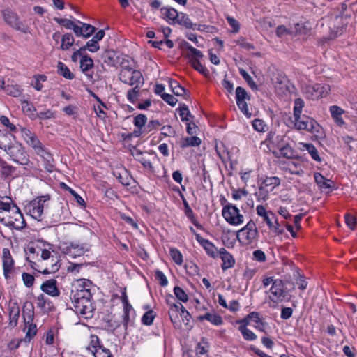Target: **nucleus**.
Here are the masks:
<instances>
[{
    "mask_svg": "<svg viewBox=\"0 0 357 357\" xmlns=\"http://www.w3.org/2000/svg\"><path fill=\"white\" fill-rule=\"evenodd\" d=\"M131 62L132 61L129 60L128 63L123 66L119 73V79L123 84L132 86V89L128 91L127 98L130 102H134L144 84V79L141 71L132 67Z\"/></svg>",
    "mask_w": 357,
    "mask_h": 357,
    "instance_id": "f257e3e1",
    "label": "nucleus"
},
{
    "mask_svg": "<svg viewBox=\"0 0 357 357\" xmlns=\"http://www.w3.org/2000/svg\"><path fill=\"white\" fill-rule=\"evenodd\" d=\"M91 282L87 280H79L77 284L72 286L70 298L71 301H75L84 298H91L92 294L89 289Z\"/></svg>",
    "mask_w": 357,
    "mask_h": 357,
    "instance_id": "f03ea898",
    "label": "nucleus"
},
{
    "mask_svg": "<svg viewBox=\"0 0 357 357\" xmlns=\"http://www.w3.org/2000/svg\"><path fill=\"white\" fill-rule=\"evenodd\" d=\"M3 224L17 230L24 228L26 225L22 213L15 204L13 206L11 213L7 214L5 220L3 219Z\"/></svg>",
    "mask_w": 357,
    "mask_h": 357,
    "instance_id": "7ed1b4c3",
    "label": "nucleus"
},
{
    "mask_svg": "<svg viewBox=\"0 0 357 357\" xmlns=\"http://www.w3.org/2000/svg\"><path fill=\"white\" fill-rule=\"evenodd\" d=\"M294 127L298 130H306L314 134L319 133L321 129L314 119L306 115L294 116Z\"/></svg>",
    "mask_w": 357,
    "mask_h": 357,
    "instance_id": "20e7f679",
    "label": "nucleus"
},
{
    "mask_svg": "<svg viewBox=\"0 0 357 357\" xmlns=\"http://www.w3.org/2000/svg\"><path fill=\"white\" fill-rule=\"evenodd\" d=\"M222 215L225 220L232 225H238L243 222V216L240 214L238 208L231 204H228L222 208Z\"/></svg>",
    "mask_w": 357,
    "mask_h": 357,
    "instance_id": "39448f33",
    "label": "nucleus"
},
{
    "mask_svg": "<svg viewBox=\"0 0 357 357\" xmlns=\"http://www.w3.org/2000/svg\"><path fill=\"white\" fill-rule=\"evenodd\" d=\"M102 59L106 64L110 66H116L119 65L121 68L126 63L129 62L130 57L124 54H118L113 50H106L102 55Z\"/></svg>",
    "mask_w": 357,
    "mask_h": 357,
    "instance_id": "423d86ee",
    "label": "nucleus"
},
{
    "mask_svg": "<svg viewBox=\"0 0 357 357\" xmlns=\"http://www.w3.org/2000/svg\"><path fill=\"white\" fill-rule=\"evenodd\" d=\"M258 236V231L254 221H249L247 225L237 233V238H241L246 244L252 243Z\"/></svg>",
    "mask_w": 357,
    "mask_h": 357,
    "instance_id": "0eeeda50",
    "label": "nucleus"
},
{
    "mask_svg": "<svg viewBox=\"0 0 357 357\" xmlns=\"http://www.w3.org/2000/svg\"><path fill=\"white\" fill-rule=\"evenodd\" d=\"M6 153L12 158L13 160L19 165H26L29 162V159L24 152L21 144L14 143Z\"/></svg>",
    "mask_w": 357,
    "mask_h": 357,
    "instance_id": "6e6552de",
    "label": "nucleus"
},
{
    "mask_svg": "<svg viewBox=\"0 0 357 357\" xmlns=\"http://www.w3.org/2000/svg\"><path fill=\"white\" fill-rule=\"evenodd\" d=\"M91 298H84L73 301V307L77 314L85 316L86 318L93 316V307Z\"/></svg>",
    "mask_w": 357,
    "mask_h": 357,
    "instance_id": "1a4fd4ad",
    "label": "nucleus"
},
{
    "mask_svg": "<svg viewBox=\"0 0 357 357\" xmlns=\"http://www.w3.org/2000/svg\"><path fill=\"white\" fill-rule=\"evenodd\" d=\"M245 100H250V96L245 89L241 86L236 89V100L240 110L248 117H250L252 114L249 112L248 105Z\"/></svg>",
    "mask_w": 357,
    "mask_h": 357,
    "instance_id": "9d476101",
    "label": "nucleus"
},
{
    "mask_svg": "<svg viewBox=\"0 0 357 357\" xmlns=\"http://www.w3.org/2000/svg\"><path fill=\"white\" fill-rule=\"evenodd\" d=\"M284 137L278 135L275 137V143L279 150V153L284 158L287 159L298 158L296 155V151L289 145L288 143L284 142Z\"/></svg>",
    "mask_w": 357,
    "mask_h": 357,
    "instance_id": "9b49d317",
    "label": "nucleus"
},
{
    "mask_svg": "<svg viewBox=\"0 0 357 357\" xmlns=\"http://www.w3.org/2000/svg\"><path fill=\"white\" fill-rule=\"evenodd\" d=\"M270 292L271 295L269 296V299L271 301L278 303L283 301L285 297L283 282L279 279L276 280L275 282L273 283L270 289Z\"/></svg>",
    "mask_w": 357,
    "mask_h": 357,
    "instance_id": "f8f14e48",
    "label": "nucleus"
},
{
    "mask_svg": "<svg viewBox=\"0 0 357 357\" xmlns=\"http://www.w3.org/2000/svg\"><path fill=\"white\" fill-rule=\"evenodd\" d=\"M41 258L43 260H47L50 259L54 264L50 266L49 268H46L43 269V271H38L39 272L42 273L43 274H49V273H54L56 272L59 268H60V259L56 256H53L51 255V252L45 249L42 251L41 253Z\"/></svg>",
    "mask_w": 357,
    "mask_h": 357,
    "instance_id": "ddd939ff",
    "label": "nucleus"
},
{
    "mask_svg": "<svg viewBox=\"0 0 357 357\" xmlns=\"http://www.w3.org/2000/svg\"><path fill=\"white\" fill-rule=\"evenodd\" d=\"M3 16L6 23L17 30L25 32V31H24V24L19 20L16 13L10 9H6L3 11Z\"/></svg>",
    "mask_w": 357,
    "mask_h": 357,
    "instance_id": "4468645a",
    "label": "nucleus"
},
{
    "mask_svg": "<svg viewBox=\"0 0 357 357\" xmlns=\"http://www.w3.org/2000/svg\"><path fill=\"white\" fill-rule=\"evenodd\" d=\"M50 199V195H46L44 196H40L31 202V206L32 208L30 209V214L33 218L40 220L44 208L43 206L40 205V202H45Z\"/></svg>",
    "mask_w": 357,
    "mask_h": 357,
    "instance_id": "2eb2a0df",
    "label": "nucleus"
},
{
    "mask_svg": "<svg viewBox=\"0 0 357 357\" xmlns=\"http://www.w3.org/2000/svg\"><path fill=\"white\" fill-rule=\"evenodd\" d=\"M196 240L203 247L208 256L213 259L218 257L219 250L213 243L202 238L199 234H196Z\"/></svg>",
    "mask_w": 357,
    "mask_h": 357,
    "instance_id": "dca6fc26",
    "label": "nucleus"
},
{
    "mask_svg": "<svg viewBox=\"0 0 357 357\" xmlns=\"http://www.w3.org/2000/svg\"><path fill=\"white\" fill-rule=\"evenodd\" d=\"M218 255L222 261L221 268L223 271H226L234 266L235 259L234 257L225 248H221L219 250Z\"/></svg>",
    "mask_w": 357,
    "mask_h": 357,
    "instance_id": "f3484780",
    "label": "nucleus"
},
{
    "mask_svg": "<svg viewBox=\"0 0 357 357\" xmlns=\"http://www.w3.org/2000/svg\"><path fill=\"white\" fill-rule=\"evenodd\" d=\"M275 91L279 94L284 93L288 90L287 77L282 73H278L273 78Z\"/></svg>",
    "mask_w": 357,
    "mask_h": 357,
    "instance_id": "a211bd4d",
    "label": "nucleus"
},
{
    "mask_svg": "<svg viewBox=\"0 0 357 357\" xmlns=\"http://www.w3.org/2000/svg\"><path fill=\"white\" fill-rule=\"evenodd\" d=\"M2 253L3 273L6 278H8L9 277V273L11 272L13 267L14 261L8 248H3Z\"/></svg>",
    "mask_w": 357,
    "mask_h": 357,
    "instance_id": "6ab92c4d",
    "label": "nucleus"
},
{
    "mask_svg": "<svg viewBox=\"0 0 357 357\" xmlns=\"http://www.w3.org/2000/svg\"><path fill=\"white\" fill-rule=\"evenodd\" d=\"M41 290L52 296H59L60 291L56 287V280L51 279L43 282L40 287Z\"/></svg>",
    "mask_w": 357,
    "mask_h": 357,
    "instance_id": "aec40b11",
    "label": "nucleus"
},
{
    "mask_svg": "<svg viewBox=\"0 0 357 357\" xmlns=\"http://www.w3.org/2000/svg\"><path fill=\"white\" fill-rule=\"evenodd\" d=\"M314 180L317 185L321 190H328L331 191L333 187V181L331 179L325 178L321 173L315 172L314 174Z\"/></svg>",
    "mask_w": 357,
    "mask_h": 357,
    "instance_id": "412c9836",
    "label": "nucleus"
},
{
    "mask_svg": "<svg viewBox=\"0 0 357 357\" xmlns=\"http://www.w3.org/2000/svg\"><path fill=\"white\" fill-rule=\"evenodd\" d=\"M330 112L332 118L337 126H342L345 124L342 117V115L344 113V109L337 105H333L330 107Z\"/></svg>",
    "mask_w": 357,
    "mask_h": 357,
    "instance_id": "4be33fe9",
    "label": "nucleus"
},
{
    "mask_svg": "<svg viewBox=\"0 0 357 357\" xmlns=\"http://www.w3.org/2000/svg\"><path fill=\"white\" fill-rule=\"evenodd\" d=\"M20 307L18 304L15 302L9 306V319L10 325L12 326H16L17 324L18 319L20 317Z\"/></svg>",
    "mask_w": 357,
    "mask_h": 357,
    "instance_id": "5701e85b",
    "label": "nucleus"
},
{
    "mask_svg": "<svg viewBox=\"0 0 357 357\" xmlns=\"http://www.w3.org/2000/svg\"><path fill=\"white\" fill-rule=\"evenodd\" d=\"M41 157L44 162V167L47 172H52L54 169V159L52 155L45 149L42 150V152L37 154Z\"/></svg>",
    "mask_w": 357,
    "mask_h": 357,
    "instance_id": "b1692460",
    "label": "nucleus"
},
{
    "mask_svg": "<svg viewBox=\"0 0 357 357\" xmlns=\"http://www.w3.org/2000/svg\"><path fill=\"white\" fill-rule=\"evenodd\" d=\"M98 343V338L96 337V340H92L91 346L95 348V351H92L94 357H113L110 351L107 349L98 346L97 348L96 344Z\"/></svg>",
    "mask_w": 357,
    "mask_h": 357,
    "instance_id": "393cba45",
    "label": "nucleus"
},
{
    "mask_svg": "<svg viewBox=\"0 0 357 357\" xmlns=\"http://www.w3.org/2000/svg\"><path fill=\"white\" fill-rule=\"evenodd\" d=\"M89 251V246L86 245H77L71 243L68 248V253L73 257L80 256L84 255L86 252Z\"/></svg>",
    "mask_w": 357,
    "mask_h": 357,
    "instance_id": "a878e982",
    "label": "nucleus"
},
{
    "mask_svg": "<svg viewBox=\"0 0 357 357\" xmlns=\"http://www.w3.org/2000/svg\"><path fill=\"white\" fill-rule=\"evenodd\" d=\"M284 169L289 172L291 174H295L300 176L304 174V170L302 169L301 163L297 162H288L287 163V167H284Z\"/></svg>",
    "mask_w": 357,
    "mask_h": 357,
    "instance_id": "bb28decb",
    "label": "nucleus"
},
{
    "mask_svg": "<svg viewBox=\"0 0 357 357\" xmlns=\"http://www.w3.org/2000/svg\"><path fill=\"white\" fill-rule=\"evenodd\" d=\"M14 138V135L11 133L0 132V148L6 151L14 144L13 143Z\"/></svg>",
    "mask_w": 357,
    "mask_h": 357,
    "instance_id": "cd10ccee",
    "label": "nucleus"
},
{
    "mask_svg": "<svg viewBox=\"0 0 357 357\" xmlns=\"http://www.w3.org/2000/svg\"><path fill=\"white\" fill-rule=\"evenodd\" d=\"M198 319L199 321L207 320L215 326H220L223 323L222 317L216 314L206 313L199 316Z\"/></svg>",
    "mask_w": 357,
    "mask_h": 357,
    "instance_id": "c85d7f7f",
    "label": "nucleus"
},
{
    "mask_svg": "<svg viewBox=\"0 0 357 357\" xmlns=\"http://www.w3.org/2000/svg\"><path fill=\"white\" fill-rule=\"evenodd\" d=\"M160 13L167 20H171L176 22L180 13L174 8H160Z\"/></svg>",
    "mask_w": 357,
    "mask_h": 357,
    "instance_id": "c756f323",
    "label": "nucleus"
},
{
    "mask_svg": "<svg viewBox=\"0 0 357 357\" xmlns=\"http://www.w3.org/2000/svg\"><path fill=\"white\" fill-rule=\"evenodd\" d=\"M176 22L186 29H191L196 28V24L192 23L188 15L183 13H179Z\"/></svg>",
    "mask_w": 357,
    "mask_h": 357,
    "instance_id": "7c9ffc66",
    "label": "nucleus"
},
{
    "mask_svg": "<svg viewBox=\"0 0 357 357\" xmlns=\"http://www.w3.org/2000/svg\"><path fill=\"white\" fill-rule=\"evenodd\" d=\"M280 180L276 176L266 177L261 183V185L265 187L270 192H272L275 188L280 185Z\"/></svg>",
    "mask_w": 357,
    "mask_h": 357,
    "instance_id": "2f4dec72",
    "label": "nucleus"
},
{
    "mask_svg": "<svg viewBox=\"0 0 357 357\" xmlns=\"http://www.w3.org/2000/svg\"><path fill=\"white\" fill-rule=\"evenodd\" d=\"M31 137V138L29 137V139H27L26 143L33 149L36 154L41 153L42 150L45 149L44 146L42 144L36 135Z\"/></svg>",
    "mask_w": 357,
    "mask_h": 357,
    "instance_id": "473e14b6",
    "label": "nucleus"
},
{
    "mask_svg": "<svg viewBox=\"0 0 357 357\" xmlns=\"http://www.w3.org/2000/svg\"><path fill=\"white\" fill-rule=\"evenodd\" d=\"M201 144V139L195 136L190 137L183 138L180 142V146L182 148L188 146H197Z\"/></svg>",
    "mask_w": 357,
    "mask_h": 357,
    "instance_id": "72a5a7b5",
    "label": "nucleus"
},
{
    "mask_svg": "<svg viewBox=\"0 0 357 357\" xmlns=\"http://www.w3.org/2000/svg\"><path fill=\"white\" fill-rule=\"evenodd\" d=\"M29 306L30 308H28V303H25L22 312L25 323L32 322L34 318L33 306L31 303H29Z\"/></svg>",
    "mask_w": 357,
    "mask_h": 357,
    "instance_id": "f704fd0d",
    "label": "nucleus"
},
{
    "mask_svg": "<svg viewBox=\"0 0 357 357\" xmlns=\"http://www.w3.org/2000/svg\"><path fill=\"white\" fill-rule=\"evenodd\" d=\"M57 67V73L59 75L70 80L74 78V75L70 71L69 68L63 63L59 61L58 63Z\"/></svg>",
    "mask_w": 357,
    "mask_h": 357,
    "instance_id": "c9c22d12",
    "label": "nucleus"
},
{
    "mask_svg": "<svg viewBox=\"0 0 357 357\" xmlns=\"http://www.w3.org/2000/svg\"><path fill=\"white\" fill-rule=\"evenodd\" d=\"M190 64L194 69L197 70L203 75L206 77L208 76L209 70L200 63L199 60L197 59L196 58H191Z\"/></svg>",
    "mask_w": 357,
    "mask_h": 357,
    "instance_id": "e433bc0d",
    "label": "nucleus"
},
{
    "mask_svg": "<svg viewBox=\"0 0 357 357\" xmlns=\"http://www.w3.org/2000/svg\"><path fill=\"white\" fill-rule=\"evenodd\" d=\"M303 147L309 153L313 160L317 162H321V158L319 156V152L317 148L310 143L303 144Z\"/></svg>",
    "mask_w": 357,
    "mask_h": 357,
    "instance_id": "4c0bfd02",
    "label": "nucleus"
},
{
    "mask_svg": "<svg viewBox=\"0 0 357 357\" xmlns=\"http://www.w3.org/2000/svg\"><path fill=\"white\" fill-rule=\"evenodd\" d=\"M93 66V59L87 55L82 56L80 60V68L82 72L86 73Z\"/></svg>",
    "mask_w": 357,
    "mask_h": 357,
    "instance_id": "58836bf2",
    "label": "nucleus"
},
{
    "mask_svg": "<svg viewBox=\"0 0 357 357\" xmlns=\"http://www.w3.org/2000/svg\"><path fill=\"white\" fill-rule=\"evenodd\" d=\"M169 84L172 91L176 96H183L186 91L185 89L181 85H180L177 81L169 79Z\"/></svg>",
    "mask_w": 357,
    "mask_h": 357,
    "instance_id": "ea45409f",
    "label": "nucleus"
},
{
    "mask_svg": "<svg viewBox=\"0 0 357 357\" xmlns=\"http://www.w3.org/2000/svg\"><path fill=\"white\" fill-rule=\"evenodd\" d=\"M74 42L75 40L72 34L66 33L62 37L61 48L63 50H67L73 45Z\"/></svg>",
    "mask_w": 357,
    "mask_h": 357,
    "instance_id": "a19ab883",
    "label": "nucleus"
},
{
    "mask_svg": "<svg viewBox=\"0 0 357 357\" xmlns=\"http://www.w3.org/2000/svg\"><path fill=\"white\" fill-rule=\"evenodd\" d=\"M26 327L27 328V331L26 333L24 340L26 342H30L31 339L36 335L37 328L36 325L32 322L25 323Z\"/></svg>",
    "mask_w": 357,
    "mask_h": 357,
    "instance_id": "79ce46f5",
    "label": "nucleus"
},
{
    "mask_svg": "<svg viewBox=\"0 0 357 357\" xmlns=\"http://www.w3.org/2000/svg\"><path fill=\"white\" fill-rule=\"evenodd\" d=\"M123 303H124V312L123 314V324L125 329L127 328L130 317H129V310L132 308L131 305L128 303L127 297L125 296L123 297Z\"/></svg>",
    "mask_w": 357,
    "mask_h": 357,
    "instance_id": "37998d69",
    "label": "nucleus"
},
{
    "mask_svg": "<svg viewBox=\"0 0 357 357\" xmlns=\"http://www.w3.org/2000/svg\"><path fill=\"white\" fill-rule=\"evenodd\" d=\"M183 45L187 50H188L190 52V54H188V57L190 58V59L191 58H196L197 59L199 60V59L203 57L202 52L200 50L193 47L188 42H185L183 43Z\"/></svg>",
    "mask_w": 357,
    "mask_h": 357,
    "instance_id": "c03bdc74",
    "label": "nucleus"
},
{
    "mask_svg": "<svg viewBox=\"0 0 357 357\" xmlns=\"http://www.w3.org/2000/svg\"><path fill=\"white\" fill-rule=\"evenodd\" d=\"M238 329L245 340L252 341L257 339V335L251 330L247 328L246 325L240 326Z\"/></svg>",
    "mask_w": 357,
    "mask_h": 357,
    "instance_id": "a18cd8bd",
    "label": "nucleus"
},
{
    "mask_svg": "<svg viewBox=\"0 0 357 357\" xmlns=\"http://www.w3.org/2000/svg\"><path fill=\"white\" fill-rule=\"evenodd\" d=\"M169 255L173 259V261L177 265H181L183 262V255L181 252L177 249L174 248H172L169 250Z\"/></svg>",
    "mask_w": 357,
    "mask_h": 357,
    "instance_id": "49530a36",
    "label": "nucleus"
},
{
    "mask_svg": "<svg viewBox=\"0 0 357 357\" xmlns=\"http://www.w3.org/2000/svg\"><path fill=\"white\" fill-rule=\"evenodd\" d=\"M209 345L205 337L201 339L200 342L196 347V353L199 355H206L208 352Z\"/></svg>",
    "mask_w": 357,
    "mask_h": 357,
    "instance_id": "de8ad7c7",
    "label": "nucleus"
},
{
    "mask_svg": "<svg viewBox=\"0 0 357 357\" xmlns=\"http://www.w3.org/2000/svg\"><path fill=\"white\" fill-rule=\"evenodd\" d=\"M271 192L265 187L260 185L258 190L255 193L257 201H266L268 198V195Z\"/></svg>",
    "mask_w": 357,
    "mask_h": 357,
    "instance_id": "09e8293b",
    "label": "nucleus"
},
{
    "mask_svg": "<svg viewBox=\"0 0 357 357\" xmlns=\"http://www.w3.org/2000/svg\"><path fill=\"white\" fill-rule=\"evenodd\" d=\"M240 75L243 77V79L246 81L248 84L250 86L252 89H257V85L253 81L251 76L243 68L239 69Z\"/></svg>",
    "mask_w": 357,
    "mask_h": 357,
    "instance_id": "8fccbe9b",
    "label": "nucleus"
},
{
    "mask_svg": "<svg viewBox=\"0 0 357 357\" xmlns=\"http://www.w3.org/2000/svg\"><path fill=\"white\" fill-rule=\"evenodd\" d=\"M61 185L62 186L63 188H64L65 190H68L71 194V195H73L75 197V199H76L77 202L79 205H81V206H84L85 205L84 200L74 190H73L72 188L68 187L64 183H61Z\"/></svg>",
    "mask_w": 357,
    "mask_h": 357,
    "instance_id": "3c124183",
    "label": "nucleus"
},
{
    "mask_svg": "<svg viewBox=\"0 0 357 357\" xmlns=\"http://www.w3.org/2000/svg\"><path fill=\"white\" fill-rule=\"evenodd\" d=\"M22 107L25 114L31 116L32 118H35L36 114H35L34 112L36 111V109L32 104L27 101H24L22 102Z\"/></svg>",
    "mask_w": 357,
    "mask_h": 357,
    "instance_id": "603ef678",
    "label": "nucleus"
},
{
    "mask_svg": "<svg viewBox=\"0 0 357 357\" xmlns=\"http://www.w3.org/2000/svg\"><path fill=\"white\" fill-rule=\"evenodd\" d=\"M116 178L123 185H129L132 180V177L128 175L126 170H123L122 173H118Z\"/></svg>",
    "mask_w": 357,
    "mask_h": 357,
    "instance_id": "864d4df0",
    "label": "nucleus"
},
{
    "mask_svg": "<svg viewBox=\"0 0 357 357\" xmlns=\"http://www.w3.org/2000/svg\"><path fill=\"white\" fill-rule=\"evenodd\" d=\"M78 23L81 24L82 25L83 30V38H89L96 31V28L93 26L92 25H90L89 24L83 23L80 21H77Z\"/></svg>",
    "mask_w": 357,
    "mask_h": 357,
    "instance_id": "5fc2aeb1",
    "label": "nucleus"
},
{
    "mask_svg": "<svg viewBox=\"0 0 357 357\" xmlns=\"http://www.w3.org/2000/svg\"><path fill=\"white\" fill-rule=\"evenodd\" d=\"M5 91L13 97H18L21 95L20 88L17 85H7L5 87Z\"/></svg>",
    "mask_w": 357,
    "mask_h": 357,
    "instance_id": "6e6d98bb",
    "label": "nucleus"
},
{
    "mask_svg": "<svg viewBox=\"0 0 357 357\" xmlns=\"http://www.w3.org/2000/svg\"><path fill=\"white\" fill-rule=\"evenodd\" d=\"M303 107L304 101L301 98H296L294 101V117H299V115H301Z\"/></svg>",
    "mask_w": 357,
    "mask_h": 357,
    "instance_id": "4d7b16f0",
    "label": "nucleus"
},
{
    "mask_svg": "<svg viewBox=\"0 0 357 357\" xmlns=\"http://www.w3.org/2000/svg\"><path fill=\"white\" fill-rule=\"evenodd\" d=\"M249 320H252L255 323H259L261 321L259 314L256 312H250L243 320L240 321V322L247 325L249 324Z\"/></svg>",
    "mask_w": 357,
    "mask_h": 357,
    "instance_id": "13d9d810",
    "label": "nucleus"
},
{
    "mask_svg": "<svg viewBox=\"0 0 357 357\" xmlns=\"http://www.w3.org/2000/svg\"><path fill=\"white\" fill-rule=\"evenodd\" d=\"M179 116L182 121L188 122L189 121L191 113L185 105H183L179 107Z\"/></svg>",
    "mask_w": 357,
    "mask_h": 357,
    "instance_id": "bf43d9fd",
    "label": "nucleus"
},
{
    "mask_svg": "<svg viewBox=\"0 0 357 357\" xmlns=\"http://www.w3.org/2000/svg\"><path fill=\"white\" fill-rule=\"evenodd\" d=\"M174 293L176 298L183 302H186L188 300V296L187 294L179 287H175L174 288Z\"/></svg>",
    "mask_w": 357,
    "mask_h": 357,
    "instance_id": "052dcab7",
    "label": "nucleus"
},
{
    "mask_svg": "<svg viewBox=\"0 0 357 357\" xmlns=\"http://www.w3.org/2000/svg\"><path fill=\"white\" fill-rule=\"evenodd\" d=\"M84 48V51L86 50H89L91 52H96L100 49V45L98 43H97L96 40H94L93 38L89 40L86 45L82 47Z\"/></svg>",
    "mask_w": 357,
    "mask_h": 357,
    "instance_id": "680f3d73",
    "label": "nucleus"
},
{
    "mask_svg": "<svg viewBox=\"0 0 357 357\" xmlns=\"http://www.w3.org/2000/svg\"><path fill=\"white\" fill-rule=\"evenodd\" d=\"M154 318L155 315L153 314V311L149 310L143 315L142 318V322L144 325L149 326L153 323Z\"/></svg>",
    "mask_w": 357,
    "mask_h": 357,
    "instance_id": "e2e57ef3",
    "label": "nucleus"
},
{
    "mask_svg": "<svg viewBox=\"0 0 357 357\" xmlns=\"http://www.w3.org/2000/svg\"><path fill=\"white\" fill-rule=\"evenodd\" d=\"M56 22H57L59 24L63 26L66 29H71L74 22L69 20L66 18H59V17H54L53 19Z\"/></svg>",
    "mask_w": 357,
    "mask_h": 357,
    "instance_id": "0e129e2a",
    "label": "nucleus"
},
{
    "mask_svg": "<svg viewBox=\"0 0 357 357\" xmlns=\"http://www.w3.org/2000/svg\"><path fill=\"white\" fill-rule=\"evenodd\" d=\"M344 218H345V222H346L347 225L351 229L354 230L356 227V225L357 222L356 217L351 214L347 213L344 215Z\"/></svg>",
    "mask_w": 357,
    "mask_h": 357,
    "instance_id": "69168bd1",
    "label": "nucleus"
},
{
    "mask_svg": "<svg viewBox=\"0 0 357 357\" xmlns=\"http://www.w3.org/2000/svg\"><path fill=\"white\" fill-rule=\"evenodd\" d=\"M236 44L246 50H252L255 49L254 45L247 42L243 37H241L236 40Z\"/></svg>",
    "mask_w": 357,
    "mask_h": 357,
    "instance_id": "338daca9",
    "label": "nucleus"
},
{
    "mask_svg": "<svg viewBox=\"0 0 357 357\" xmlns=\"http://www.w3.org/2000/svg\"><path fill=\"white\" fill-rule=\"evenodd\" d=\"M146 116L144 114H139L134 118V124L136 127L141 128L146 121Z\"/></svg>",
    "mask_w": 357,
    "mask_h": 357,
    "instance_id": "774afa93",
    "label": "nucleus"
}]
</instances>
